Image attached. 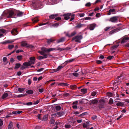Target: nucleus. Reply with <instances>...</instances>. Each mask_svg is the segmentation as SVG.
I'll return each instance as SVG.
<instances>
[{"label":"nucleus","mask_w":129,"mask_h":129,"mask_svg":"<svg viewBox=\"0 0 129 129\" xmlns=\"http://www.w3.org/2000/svg\"><path fill=\"white\" fill-rule=\"evenodd\" d=\"M83 25L80 23H78L75 27V28H79L83 26Z\"/></svg>","instance_id":"393cba45"},{"label":"nucleus","mask_w":129,"mask_h":129,"mask_svg":"<svg viewBox=\"0 0 129 129\" xmlns=\"http://www.w3.org/2000/svg\"><path fill=\"white\" fill-rule=\"evenodd\" d=\"M129 40V37H124L122 39L121 41V43H124Z\"/></svg>","instance_id":"4468645a"},{"label":"nucleus","mask_w":129,"mask_h":129,"mask_svg":"<svg viewBox=\"0 0 129 129\" xmlns=\"http://www.w3.org/2000/svg\"><path fill=\"white\" fill-rule=\"evenodd\" d=\"M10 93V92H9V93L7 92H5L3 94L2 97V99H4L6 98L8 96V94H9Z\"/></svg>","instance_id":"6ab92c4d"},{"label":"nucleus","mask_w":129,"mask_h":129,"mask_svg":"<svg viewBox=\"0 0 129 129\" xmlns=\"http://www.w3.org/2000/svg\"><path fill=\"white\" fill-rule=\"evenodd\" d=\"M17 58L18 60L21 61L22 58V55H18L17 56Z\"/></svg>","instance_id":"c9c22d12"},{"label":"nucleus","mask_w":129,"mask_h":129,"mask_svg":"<svg viewBox=\"0 0 129 129\" xmlns=\"http://www.w3.org/2000/svg\"><path fill=\"white\" fill-rule=\"evenodd\" d=\"M90 105H92L97 104L98 103V101L97 100L94 99L93 100L90 101Z\"/></svg>","instance_id":"aec40b11"},{"label":"nucleus","mask_w":129,"mask_h":129,"mask_svg":"<svg viewBox=\"0 0 129 129\" xmlns=\"http://www.w3.org/2000/svg\"><path fill=\"white\" fill-rule=\"evenodd\" d=\"M29 23H27L26 24H25L23 25V26L24 27H25L28 26H29Z\"/></svg>","instance_id":"0e129e2a"},{"label":"nucleus","mask_w":129,"mask_h":129,"mask_svg":"<svg viewBox=\"0 0 129 129\" xmlns=\"http://www.w3.org/2000/svg\"><path fill=\"white\" fill-rule=\"evenodd\" d=\"M46 24H47L48 25H51V23L49 21L44 23H40L38 25L39 26H40L41 25H45Z\"/></svg>","instance_id":"412c9836"},{"label":"nucleus","mask_w":129,"mask_h":129,"mask_svg":"<svg viewBox=\"0 0 129 129\" xmlns=\"http://www.w3.org/2000/svg\"><path fill=\"white\" fill-rule=\"evenodd\" d=\"M107 95L110 97H112L113 96V94L110 92H108L107 93Z\"/></svg>","instance_id":"37998d69"},{"label":"nucleus","mask_w":129,"mask_h":129,"mask_svg":"<svg viewBox=\"0 0 129 129\" xmlns=\"http://www.w3.org/2000/svg\"><path fill=\"white\" fill-rule=\"evenodd\" d=\"M44 90V89L43 88H39V91L41 93Z\"/></svg>","instance_id":"69168bd1"},{"label":"nucleus","mask_w":129,"mask_h":129,"mask_svg":"<svg viewBox=\"0 0 129 129\" xmlns=\"http://www.w3.org/2000/svg\"><path fill=\"white\" fill-rule=\"evenodd\" d=\"M57 116H56V117H59L62 116L64 115V113L63 111H61L60 112H57L56 113Z\"/></svg>","instance_id":"dca6fc26"},{"label":"nucleus","mask_w":129,"mask_h":129,"mask_svg":"<svg viewBox=\"0 0 129 129\" xmlns=\"http://www.w3.org/2000/svg\"><path fill=\"white\" fill-rule=\"evenodd\" d=\"M61 17H56L55 18V20H57V21H59L61 20Z\"/></svg>","instance_id":"864d4df0"},{"label":"nucleus","mask_w":129,"mask_h":129,"mask_svg":"<svg viewBox=\"0 0 129 129\" xmlns=\"http://www.w3.org/2000/svg\"><path fill=\"white\" fill-rule=\"evenodd\" d=\"M71 13H68L64 14L63 16H64V18L66 20H68L70 18V16H71Z\"/></svg>","instance_id":"6e6552de"},{"label":"nucleus","mask_w":129,"mask_h":129,"mask_svg":"<svg viewBox=\"0 0 129 129\" xmlns=\"http://www.w3.org/2000/svg\"><path fill=\"white\" fill-rule=\"evenodd\" d=\"M75 60L74 59H70L69 60H68L64 62V64L65 65H66L69 62H71L73 61H74Z\"/></svg>","instance_id":"c756f323"},{"label":"nucleus","mask_w":129,"mask_h":129,"mask_svg":"<svg viewBox=\"0 0 129 129\" xmlns=\"http://www.w3.org/2000/svg\"><path fill=\"white\" fill-rule=\"evenodd\" d=\"M73 75L75 76V77H77L79 75V74L78 73H72Z\"/></svg>","instance_id":"8fccbe9b"},{"label":"nucleus","mask_w":129,"mask_h":129,"mask_svg":"<svg viewBox=\"0 0 129 129\" xmlns=\"http://www.w3.org/2000/svg\"><path fill=\"white\" fill-rule=\"evenodd\" d=\"M3 121L2 120L0 119V126H2L3 125Z\"/></svg>","instance_id":"bf43d9fd"},{"label":"nucleus","mask_w":129,"mask_h":129,"mask_svg":"<svg viewBox=\"0 0 129 129\" xmlns=\"http://www.w3.org/2000/svg\"><path fill=\"white\" fill-rule=\"evenodd\" d=\"M15 66L14 67V69H16L19 68L21 66V64L20 63H16L15 64Z\"/></svg>","instance_id":"cd10ccee"},{"label":"nucleus","mask_w":129,"mask_h":129,"mask_svg":"<svg viewBox=\"0 0 129 129\" xmlns=\"http://www.w3.org/2000/svg\"><path fill=\"white\" fill-rule=\"evenodd\" d=\"M113 57V56H109L107 57V58L108 59L111 60Z\"/></svg>","instance_id":"680f3d73"},{"label":"nucleus","mask_w":129,"mask_h":129,"mask_svg":"<svg viewBox=\"0 0 129 129\" xmlns=\"http://www.w3.org/2000/svg\"><path fill=\"white\" fill-rule=\"evenodd\" d=\"M76 32L75 31H74L71 33V34L69 36V37H72L76 35Z\"/></svg>","instance_id":"58836bf2"},{"label":"nucleus","mask_w":129,"mask_h":129,"mask_svg":"<svg viewBox=\"0 0 129 129\" xmlns=\"http://www.w3.org/2000/svg\"><path fill=\"white\" fill-rule=\"evenodd\" d=\"M14 47V46L13 45H10L8 46V48L10 49H11Z\"/></svg>","instance_id":"49530a36"},{"label":"nucleus","mask_w":129,"mask_h":129,"mask_svg":"<svg viewBox=\"0 0 129 129\" xmlns=\"http://www.w3.org/2000/svg\"><path fill=\"white\" fill-rule=\"evenodd\" d=\"M58 16V15L57 14L51 15L49 16V19H53Z\"/></svg>","instance_id":"a211bd4d"},{"label":"nucleus","mask_w":129,"mask_h":129,"mask_svg":"<svg viewBox=\"0 0 129 129\" xmlns=\"http://www.w3.org/2000/svg\"><path fill=\"white\" fill-rule=\"evenodd\" d=\"M56 49L55 48H49V49H48V52L51 51H54V50H55Z\"/></svg>","instance_id":"79ce46f5"},{"label":"nucleus","mask_w":129,"mask_h":129,"mask_svg":"<svg viewBox=\"0 0 129 129\" xmlns=\"http://www.w3.org/2000/svg\"><path fill=\"white\" fill-rule=\"evenodd\" d=\"M26 92V93L29 94H32L33 93V91L31 90H27Z\"/></svg>","instance_id":"473e14b6"},{"label":"nucleus","mask_w":129,"mask_h":129,"mask_svg":"<svg viewBox=\"0 0 129 129\" xmlns=\"http://www.w3.org/2000/svg\"><path fill=\"white\" fill-rule=\"evenodd\" d=\"M55 108L56 110L59 111L61 110V107L60 106H55Z\"/></svg>","instance_id":"f704fd0d"},{"label":"nucleus","mask_w":129,"mask_h":129,"mask_svg":"<svg viewBox=\"0 0 129 129\" xmlns=\"http://www.w3.org/2000/svg\"><path fill=\"white\" fill-rule=\"evenodd\" d=\"M41 3L40 1L39 0H37L33 2L32 3L33 8L34 9H37L40 6Z\"/></svg>","instance_id":"f257e3e1"},{"label":"nucleus","mask_w":129,"mask_h":129,"mask_svg":"<svg viewBox=\"0 0 129 129\" xmlns=\"http://www.w3.org/2000/svg\"><path fill=\"white\" fill-rule=\"evenodd\" d=\"M102 102H101L100 104L99 105L98 107L99 108H102L104 107L105 102L103 101Z\"/></svg>","instance_id":"2eb2a0df"},{"label":"nucleus","mask_w":129,"mask_h":129,"mask_svg":"<svg viewBox=\"0 0 129 129\" xmlns=\"http://www.w3.org/2000/svg\"><path fill=\"white\" fill-rule=\"evenodd\" d=\"M23 14V13L22 12H19L18 13L17 15V17H21L22 16Z\"/></svg>","instance_id":"2f4dec72"},{"label":"nucleus","mask_w":129,"mask_h":129,"mask_svg":"<svg viewBox=\"0 0 129 129\" xmlns=\"http://www.w3.org/2000/svg\"><path fill=\"white\" fill-rule=\"evenodd\" d=\"M118 18L117 16H114L111 18L109 21L113 23H116L117 22Z\"/></svg>","instance_id":"423d86ee"},{"label":"nucleus","mask_w":129,"mask_h":129,"mask_svg":"<svg viewBox=\"0 0 129 129\" xmlns=\"http://www.w3.org/2000/svg\"><path fill=\"white\" fill-rule=\"evenodd\" d=\"M16 126L18 129H21V128L20 127V126L19 124L18 123H17L16 124Z\"/></svg>","instance_id":"052dcab7"},{"label":"nucleus","mask_w":129,"mask_h":129,"mask_svg":"<svg viewBox=\"0 0 129 129\" xmlns=\"http://www.w3.org/2000/svg\"><path fill=\"white\" fill-rule=\"evenodd\" d=\"M33 103L32 102H29L26 103V105L30 106L32 105Z\"/></svg>","instance_id":"3c124183"},{"label":"nucleus","mask_w":129,"mask_h":129,"mask_svg":"<svg viewBox=\"0 0 129 129\" xmlns=\"http://www.w3.org/2000/svg\"><path fill=\"white\" fill-rule=\"evenodd\" d=\"M87 114V112H84L82 114L78 116V117H81L83 116L84 115H86Z\"/></svg>","instance_id":"c03bdc74"},{"label":"nucleus","mask_w":129,"mask_h":129,"mask_svg":"<svg viewBox=\"0 0 129 129\" xmlns=\"http://www.w3.org/2000/svg\"><path fill=\"white\" fill-rule=\"evenodd\" d=\"M9 42L8 41H5L4 42H2V44H6L7 43H9Z\"/></svg>","instance_id":"13d9d810"},{"label":"nucleus","mask_w":129,"mask_h":129,"mask_svg":"<svg viewBox=\"0 0 129 129\" xmlns=\"http://www.w3.org/2000/svg\"><path fill=\"white\" fill-rule=\"evenodd\" d=\"M74 19V15H73L71 16V18L70 21H71Z\"/></svg>","instance_id":"5fc2aeb1"},{"label":"nucleus","mask_w":129,"mask_h":129,"mask_svg":"<svg viewBox=\"0 0 129 129\" xmlns=\"http://www.w3.org/2000/svg\"><path fill=\"white\" fill-rule=\"evenodd\" d=\"M11 33L13 35H16L18 34V31L17 29L14 28L11 31Z\"/></svg>","instance_id":"9b49d317"},{"label":"nucleus","mask_w":129,"mask_h":129,"mask_svg":"<svg viewBox=\"0 0 129 129\" xmlns=\"http://www.w3.org/2000/svg\"><path fill=\"white\" fill-rule=\"evenodd\" d=\"M7 60V58L6 57H5L3 58V61L4 62H5Z\"/></svg>","instance_id":"4d7b16f0"},{"label":"nucleus","mask_w":129,"mask_h":129,"mask_svg":"<svg viewBox=\"0 0 129 129\" xmlns=\"http://www.w3.org/2000/svg\"><path fill=\"white\" fill-rule=\"evenodd\" d=\"M59 46H58L56 48V50H59L60 51H62L65 50H68L71 49L70 47H67L65 48H61L59 47Z\"/></svg>","instance_id":"0eeeda50"},{"label":"nucleus","mask_w":129,"mask_h":129,"mask_svg":"<svg viewBox=\"0 0 129 129\" xmlns=\"http://www.w3.org/2000/svg\"><path fill=\"white\" fill-rule=\"evenodd\" d=\"M96 24L95 23H93L89 25V29L90 30H93L96 26Z\"/></svg>","instance_id":"f8f14e48"},{"label":"nucleus","mask_w":129,"mask_h":129,"mask_svg":"<svg viewBox=\"0 0 129 129\" xmlns=\"http://www.w3.org/2000/svg\"><path fill=\"white\" fill-rule=\"evenodd\" d=\"M26 94H19L17 95L16 97L17 98H21L24 96L25 95H26Z\"/></svg>","instance_id":"a19ab883"},{"label":"nucleus","mask_w":129,"mask_h":129,"mask_svg":"<svg viewBox=\"0 0 129 129\" xmlns=\"http://www.w3.org/2000/svg\"><path fill=\"white\" fill-rule=\"evenodd\" d=\"M15 60L13 58H11L10 60V62L11 63H13L14 62Z\"/></svg>","instance_id":"09e8293b"},{"label":"nucleus","mask_w":129,"mask_h":129,"mask_svg":"<svg viewBox=\"0 0 129 129\" xmlns=\"http://www.w3.org/2000/svg\"><path fill=\"white\" fill-rule=\"evenodd\" d=\"M82 38V35L76 36L72 38V41L75 40V42H80V40Z\"/></svg>","instance_id":"f03ea898"},{"label":"nucleus","mask_w":129,"mask_h":129,"mask_svg":"<svg viewBox=\"0 0 129 129\" xmlns=\"http://www.w3.org/2000/svg\"><path fill=\"white\" fill-rule=\"evenodd\" d=\"M40 101L39 100H37L36 101H34V103H33L34 105H37L38 104L39 102Z\"/></svg>","instance_id":"de8ad7c7"},{"label":"nucleus","mask_w":129,"mask_h":129,"mask_svg":"<svg viewBox=\"0 0 129 129\" xmlns=\"http://www.w3.org/2000/svg\"><path fill=\"white\" fill-rule=\"evenodd\" d=\"M30 61L29 62L31 63V64H34L36 60L35 58V57H31L29 58Z\"/></svg>","instance_id":"ddd939ff"},{"label":"nucleus","mask_w":129,"mask_h":129,"mask_svg":"<svg viewBox=\"0 0 129 129\" xmlns=\"http://www.w3.org/2000/svg\"><path fill=\"white\" fill-rule=\"evenodd\" d=\"M32 20L33 23H36L38 22L39 20L38 18V17H36L33 19H32Z\"/></svg>","instance_id":"b1692460"},{"label":"nucleus","mask_w":129,"mask_h":129,"mask_svg":"<svg viewBox=\"0 0 129 129\" xmlns=\"http://www.w3.org/2000/svg\"><path fill=\"white\" fill-rule=\"evenodd\" d=\"M13 127V123L11 122L9 124L8 126V129H12Z\"/></svg>","instance_id":"bb28decb"},{"label":"nucleus","mask_w":129,"mask_h":129,"mask_svg":"<svg viewBox=\"0 0 129 129\" xmlns=\"http://www.w3.org/2000/svg\"><path fill=\"white\" fill-rule=\"evenodd\" d=\"M23 65L25 66V67H26V68L27 67H28L30 66L31 65V63L29 62H25L23 63Z\"/></svg>","instance_id":"f3484780"},{"label":"nucleus","mask_w":129,"mask_h":129,"mask_svg":"<svg viewBox=\"0 0 129 129\" xmlns=\"http://www.w3.org/2000/svg\"><path fill=\"white\" fill-rule=\"evenodd\" d=\"M21 46L22 47H26L32 48L33 46L31 45H29L26 41H23L21 43Z\"/></svg>","instance_id":"20e7f679"},{"label":"nucleus","mask_w":129,"mask_h":129,"mask_svg":"<svg viewBox=\"0 0 129 129\" xmlns=\"http://www.w3.org/2000/svg\"><path fill=\"white\" fill-rule=\"evenodd\" d=\"M25 89L24 88H18V90L19 92H22Z\"/></svg>","instance_id":"ea45409f"},{"label":"nucleus","mask_w":129,"mask_h":129,"mask_svg":"<svg viewBox=\"0 0 129 129\" xmlns=\"http://www.w3.org/2000/svg\"><path fill=\"white\" fill-rule=\"evenodd\" d=\"M55 122V120L53 117L50 120V122L51 124H53Z\"/></svg>","instance_id":"e433bc0d"},{"label":"nucleus","mask_w":129,"mask_h":129,"mask_svg":"<svg viewBox=\"0 0 129 129\" xmlns=\"http://www.w3.org/2000/svg\"><path fill=\"white\" fill-rule=\"evenodd\" d=\"M116 105L118 106L123 107L124 106V104L123 102H118L116 104Z\"/></svg>","instance_id":"4be33fe9"},{"label":"nucleus","mask_w":129,"mask_h":129,"mask_svg":"<svg viewBox=\"0 0 129 129\" xmlns=\"http://www.w3.org/2000/svg\"><path fill=\"white\" fill-rule=\"evenodd\" d=\"M96 17H99L101 16V14L100 13H97L96 15Z\"/></svg>","instance_id":"338daca9"},{"label":"nucleus","mask_w":129,"mask_h":129,"mask_svg":"<svg viewBox=\"0 0 129 129\" xmlns=\"http://www.w3.org/2000/svg\"><path fill=\"white\" fill-rule=\"evenodd\" d=\"M96 94V92L95 91H93L91 93V95L93 96H95Z\"/></svg>","instance_id":"a18cd8bd"},{"label":"nucleus","mask_w":129,"mask_h":129,"mask_svg":"<svg viewBox=\"0 0 129 129\" xmlns=\"http://www.w3.org/2000/svg\"><path fill=\"white\" fill-rule=\"evenodd\" d=\"M16 15L14 12L12 10H10L9 12V15L8 17L9 18L12 17V16H15Z\"/></svg>","instance_id":"9d476101"},{"label":"nucleus","mask_w":129,"mask_h":129,"mask_svg":"<svg viewBox=\"0 0 129 129\" xmlns=\"http://www.w3.org/2000/svg\"><path fill=\"white\" fill-rule=\"evenodd\" d=\"M42 51H39L38 52L42 55H44L46 54H45V52H48V49L47 48L44 47L41 48Z\"/></svg>","instance_id":"39448f33"},{"label":"nucleus","mask_w":129,"mask_h":129,"mask_svg":"<svg viewBox=\"0 0 129 129\" xmlns=\"http://www.w3.org/2000/svg\"><path fill=\"white\" fill-rule=\"evenodd\" d=\"M43 56H38L37 59L39 60H41L43 59L46 58L48 57V55L47 54H46L45 55H43Z\"/></svg>","instance_id":"1a4fd4ad"},{"label":"nucleus","mask_w":129,"mask_h":129,"mask_svg":"<svg viewBox=\"0 0 129 129\" xmlns=\"http://www.w3.org/2000/svg\"><path fill=\"white\" fill-rule=\"evenodd\" d=\"M48 116L47 115H45L41 119V120L44 121H47L48 119Z\"/></svg>","instance_id":"a878e982"},{"label":"nucleus","mask_w":129,"mask_h":129,"mask_svg":"<svg viewBox=\"0 0 129 129\" xmlns=\"http://www.w3.org/2000/svg\"><path fill=\"white\" fill-rule=\"evenodd\" d=\"M55 40H53L52 39H47V42L48 44H50L51 43L54 41Z\"/></svg>","instance_id":"c85d7f7f"},{"label":"nucleus","mask_w":129,"mask_h":129,"mask_svg":"<svg viewBox=\"0 0 129 129\" xmlns=\"http://www.w3.org/2000/svg\"><path fill=\"white\" fill-rule=\"evenodd\" d=\"M63 66H59L58 67L57 69L59 71V70L61 69L62 68H63Z\"/></svg>","instance_id":"e2e57ef3"},{"label":"nucleus","mask_w":129,"mask_h":129,"mask_svg":"<svg viewBox=\"0 0 129 129\" xmlns=\"http://www.w3.org/2000/svg\"><path fill=\"white\" fill-rule=\"evenodd\" d=\"M65 38L64 37H62L60 39H59L57 41V42L58 43L60 42H63L65 40Z\"/></svg>","instance_id":"5701e85b"},{"label":"nucleus","mask_w":129,"mask_h":129,"mask_svg":"<svg viewBox=\"0 0 129 129\" xmlns=\"http://www.w3.org/2000/svg\"><path fill=\"white\" fill-rule=\"evenodd\" d=\"M122 28V26H121L119 27H118L115 29H113L110 31L109 33L110 35H112L114 33H116Z\"/></svg>","instance_id":"7ed1b4c3"},{"label":"nucleus","mask_w":129,"mask_h":129,"mask_svg":"<svg viewBox=\"0 0 129 129\" xmlns=\"http://www.w3.org/2000/svg\"><path fill=\"white\" fill-rule=\"evenodd\" d=\"M72 90H74L77 88V87L76 85H71L70 86Z\"/></svg>","instance_id":"72a5a7b5"},{"label":"nucleus","mask_w":129,"mask_h":129,"mask_svg":"<svg viewBox=\"0 0 129 129\" xmlns=\"http://www.w3.org/2000/svg\"><path fill=\"white\" fill-rule=\"evenodd\" d=\"M83 127L84 128H86L87 126V124L86 123H83Z\"/></svg>","instance_id":"774afa93"},{"label":"nucleus","mask_w":129,"mask_h":129,"mask_svg":"<svg viewBox=\"0 0 129 129\" xmlns=\"http://www.w3.org/2000/svg\"><path fill=\"white\" fill-rule=\"evenodd\" d=\"M113 99L112 98H110L109 101L108 103V104H109L111 105L113 104Z\"/></svg>","instance_id":"4c0bfd02"},{"label":"nucleus","mask_w":129,"mask_h":129,"mask_svg":"<svg viewBox=\"0 0 129 129\" xmlns=\"http://www.w3.org/2000/svg\"><path fill=\"white\" fill-rule=\"evenodd\" d=\"M59 24L58 23H55L53 24L52 25L53 26L55 27V26H58L59 25Z\"/></svg>","instance_id":"603ef678"},{"label":"nucleus","mask_w":129,"mask_h":129,"mask_svg":"<svg viewBox=\"0 0 129 129\" xmlns=\"http://www.w3.org/2000/svg\"><path fill=\"white\" fill-rule=\"evenodd\" d=\"M23 51L22 50H17L16 52L17 53H19L20 52H21Z\"/></svg>","instance_id":"6e6d98bb"},{"label":"nucleus","mask_w":129,"mask_h":129,"mask_svg":"<svg viewBox=\"0 0 129 129\" xmlns=\"http://www.w3.org/2000/svg\"><path fill=\"white\" fill-rule=\"evenodd\" d=\"M87 89L86 88H83L81 89V91L82 93L85 94L87 92Z\"/></svg>","instance_id":"7c9ffc66"}]
</instances>
